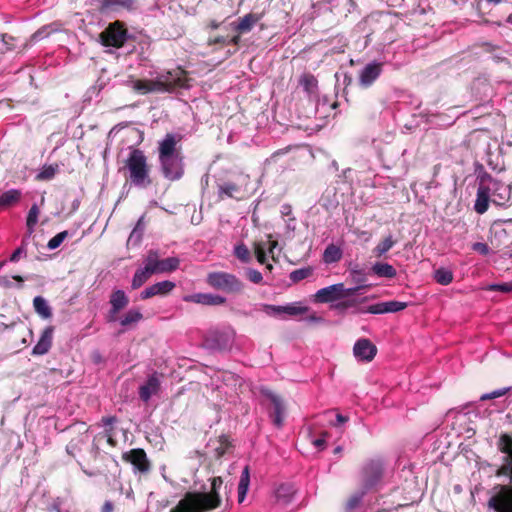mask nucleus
I'll return each instance as SVG.
<instances>
[{
	"label": "nucleus",
	"instance_id": "obj_6",
	"mask_svg": "<svg viewBox=\"0 0 512 512\" xmlns=\"http://www.w3.org/2000/svg\"><path fill=\"white\" fill-rule=\"evenodd\" d=\"M487 510L490 512H512V483L496 484L487 493Z\"/></svg>",
	"mask_w": 512,
	"mask_h": 512
},
{
	"label": "nucleus",
	"instance_id": "obj_41",
	"mask_svg": "<svg viewBox=\"0 0 512 512\" xmlns=\"http://www.w3.org/2000/svg\"><path fill=\"white\" fill-rule=\"evenodd\" d=\"M56 29H53L52 25H46L38 29L32 36L30 37V43H36L46 37H48L51 33L55 32Z\"/></svg>",
	"mask_w": 512,
	"mask_h": 512
},
{
	"label": "nucleus",
	"instance_id": "obj_16",
	"mask_svg": "<svg viewBox=\"0 0 512 512\" xmlns=\"http://www.w3.org/2000/svg\"><path fill=\"white\" fill-rule=\"evenodd\" d=\"M383 63L372 61L366 64L359 72V84L364 88L370 87L381 75Z\"/></svg>",
	"mask_w": 512,
	"mask_h": 512
},
{
	"label": "nucleus",
	"instance_id": "obj_59",
	"mask_svg": "<svg viewBox=\"0 0 512 512\" xmlns=\"http://www.w3.org/2000/svg\"><path fill=\"white\" fill-rule=\"evenodd\" d=\"M326 435H327V433H324L322 435V437L314 439L312 441V444L314 445L315 448H317L318 450H323L325 448V446H326Z\"/></svg>",
	"mask_w": 512,
	"mask_h": 512
},
{
	"label": "nucleus",
	"instance_id": "obj_30",
	"mask_svg": "<svg viewBox=\"0 0 512 512\" xmlns=\"http://www.w3.org/2000/svg\"><path fill=\"white\" fill-rule=\"evenodd\" d=\"M294 493L295 490L291 484H281L275 490V498L279 503L287 505L291 502Z\"/></svg>",
	"mask_w": 512,
	"mask_h": 512
},
{
	"label": "nucleus",
	"instance_id": "obj_43",
	"mask_svg": "<svg viewBox=\"0 0 512 512\" xmlns=\"http://www.w3.org/2000/svg\"><path fill=\"white\" fill-rule=\"evenodd\" d=\"M367 490H365V488L361 491H358L356 493H354L347 501L346 503V509L348 511H351L353 509H355L356 507L359 506V504L361 503L362 499H363V496L365 495Z\"/></svg>",
	"mask_w": 512,
	"mask_h": 512
},
{
	"label": "nucleus",
	"instance_id": "obj_13",
	"mask_svg": "<svg viewBox=\"0 0 512 512\" xmlns=\"http://www.w3.org/2000/svg\"><path fill=\"white\" fill-rule=\"evenodd\" d=\"M161 170L165 178L171 181L179 180L184 173L180 155L160 158Z\"/></svg>",
	"mask_w": 512,
	"mask_h": 512
},
{
	"label": "nucleus",
	"instance_id": "obj_52",
	"mask_svg": "<svg viewBox=\"0 0 512 512\" xmlns=\"http://www.w3.org/2000/svg\"><path fill=\"white\" fill-rule=\"evenodd\" d=\"M246 274H247L248 279L252 283L259 284L263 280V276H262L261 272H259L256 269L249 268V269H247Z\"/></svg>",
	"mask_w": 512,
	"mask_h": 512
},
{
	"label": "nucleus",
	"instance_id": "obj_34",
	"mask_svg": "<svg viewBox=\"0 0 512 512\" xmlns=\"http://www.w3.org/2000/svg\"><path fill=\"white\" fill-rule=\"evenodd\" d=\"M33 306L36 313L39 314L42 318L47 319L52 316L51 308L44 297L36 296L33 299Z\"/></svg>",
	"mask_w": 512,
	"mask_h": 512
},
{
	"label": "nucleus",
	"instance_id": "obj_22",
	"mask_svg": "<svg viewBox=\"0 0 512 512\" xmlns=\"http://www.w3.org/2000/svg\"><path fill=\"white\" fill-rule=\"evenodd\" d=\"M154 274L155 270L153 269L148 255H146L143 260V266L138 268L133 275L131 281L132 289L140 288Z\"/></svg>",
	"mask_w": 512,
	"mask_h": 512
},
{
	"label": "nucleus",
	"instance_id": "obj_61",
	"mask_svg": "<svg viewBox=\"0 0 512 512\" xmlns=\"http://www.w3.org/2000/svg\"><path fill=\"white\" fill-rule=\"evenodd\" d=\"M116 417L114 416H109V417H103L101 422H102V425L107 428V427H110L116 422Z\"/></svg>",
	"mask_w": 512,
	"mask_h": 512
},
{
	"label": "nucleus",
	"instance_id": "obj_60",
	"mask_svg": "<svg viewBox=\"0 0 512 512\" xmlns=\"http://www.w3.org/2000/svg\"><path fill=\"white\" fill-rule=\"evenodd\" d=\"M210 44H222V45H228V37L224 36H217L214 38L209 39Z\"/></svg>",
	"mask_w": 512,
	"mask_h": 512
},
{
	"label": "nucleus",
	"instance_id": "obj_25",
	"mask_svg": "<svg viewBox=\"0 0 512 512\" xmlns=\"http://www.w3.org/2000/svg\"><path fill=\"white\" fill-rule=\"evenodd\" d=\"M53 332L54 328L52 326H48L43 330L38 342L32 349L33 355H44L48 353L52 346Z\"/></svg>",
	"mask_w": 512,
	"mask_h": 512
},
{
	"label": "nucleus",
	"instance_id": "obj_53",
	"mask_svg": "<svg viewBox=\"0 0 512 512\" xmlns=\"http://www.w3.org/2000/svg\"><path fill=\"white\" fill-rule=\"evenodd\" d=\"M27 250L25 245H21L18 247L10 256L9 261L10 262H17L21 256H26Z\"/></svg>",
	"mask_w": 512,
	"mask_h": 512
},
{
	"label": "nucleus",
	"instance_id": "obj_32",
	"mask_svg": "<svg viewBox=\"0 0 512 512\" xmlns=\"http://www.w3.org/2000/svg\"><path fill=\"white\" fill-rule=\"evenodd\" d=\"M372 272L381 278H394L397 275L396 269L389 263L376 262L372 266Z\"/></svg>",
	"mask_w": 512,
	"mask_h": 512
},
{
	"label": "nucleus",
	"instance_id": "obj_57",
	"mask_svg": "<svg viewBox=\"0 0 512 512\" xmlns=\"http://www.w3.org/2000/svg\"><path fill=\"white\" fill-rule=\"evenodd\" d=\"M142 234H143V228L141 227L140 231H138V229H133L129 238H128V243H138L141 238H142Z\"/></svg>",
	"mask_w": 512,
	"mask_h": 512
},
{
	"label": "nucleus",
	"instance_id": "obj_63",
	"mask_svg": "<svg viewBox=\"0 0 512 512\" xmlns=\"http://www.w3.org/2000/svg\"><path fill=\"white\" fill-rule=\"evenodd\" d=\"M114 505L110 500H107L104 502L103 506L101 507V512H113Z\"/></svg>",
	"mask_w": 512,
	"mask_h": 512
},
{
	"label": "nucleus",
	"instance_id": "obj_56",
	"mask_svg": "<svg viewBox=\"0 0 512 512\" xmlns=\"http://www.w3.org/2000/svg\"><path fill=\"white\" fill-rule=\"evenodd\" d=\"M2 43L6 46V51L13 50V41L15 38L9 34H1Z\"/></svg>",
	"mask_w": 512,
	"mask_h": 512
},
{
	"label": "nucleus",
	"instance_id": "obj_29",
	"mask_svg": "<svg viewBox=\"0 0 512 512\" xmlns=\"http://www.w3.org/2000/svg\"><path fill=\"white\" fill-rule=\"evenodd\" d=\"M98 7L102 13L116 12L120 9L132 8V0H97Z\"/></svg>",
	"mask_w": 512,
	"mask_h": 512
},
{
	"label": "nucleus",
	"instance_id": "obj_10",
	"mask_svg": "<svg viewBox=\"0 0 512 512\" xmlns=\"http://www.w3.org/2000/svg\"><path fill=\"white\" fill-rule=\"evenodd\" d=\"M235 333L231 329L211 331L206 339V346L213 350H229L234 343Z\"/></svg>",
	"mask_w": 512,
	"mask_h": 512
},
{
	"label": "nucleus",
	"instance_id": "obj_58",
	"mask_svg": "<svg viewBox=\"0 0 512 512\" xmlns=\"http://www.w3.org/2000/svg\"><path fill=\"white\" fill-rule=\"evenodd\" d=\"M285 229L286 233L292 235L296 229V219L294 216L289 217L286 221Z\"/></svg>",
	"mask_w": 512,
	"mask_h": 512
},
{
	"label": "nucleus",
	"instance_id": "obj_62",
	"mask_svg": "<svg viewBox=\"0 0 512 512\" xmlns=\"http://www.w3.org/2000/svg\"><path fill=\"white\" fill-rule=\"evenodd\" d=\"M264 243L266 244V252H268L269 254H273L274 249L278 245V242L277 241L269 240V241L264 242Z\"/></svg>",
	"mask_w": 512,
	"mask_h": 512
},
{
	"label": "nucleus",
	"instance_id": "obj_31",
	"mask_svg": "<svg viewBox=\"0 0 512 512\" xmlns=\"http://www.w3.org/2000/svg\"><path fill=\"white\" fill-rule=\"evenodd\" d=\"M342 256L343 251L339 246L329 244L323 252L322 259L325 264H333L339 262Z\"/></svg>",
	"mask_w": 512,
	"mask_h": 512
},
{
	"label": "nucleus",
	"instance_id": "obj_23",
	"mask_svg": "<svg viewBox=\"0 0 512 512\" xmlns=\"http://www.w3.org/2000/svg\"><path fill=\"white\" fill-rule=\"evenodd\" d=\"M129 303V299L126 293L123 290H115L110 296V311H109V321H115L116 315L120 310L125 308Z\"/></svg>",
	"mask_w": 512,
	"mask_h": 512
},
{
	"label": "nucleus",
	"instance_id": "obj_9",
	"mask_svg": "<svg viewBox=\"0 0 512 512\" xmlns=\"http://www.w3.org/2000/svg\"><path fill=\"white\" fill-rule=\"evenodd\" d=\"M384 475V464L381 460L369 461L362 470V484L365 490L378 486Z\"/></svg>",
	"mask_w": 512,
	"mask_h": 512
},
{
	"label": "nucleus",
	"instance_id": "obj_14",
	"mask_svg": "<svg viewBox=\"0 0 512 512\" xmlns=\"http://www.w3.org/2000/svg\"><path fill=\"white\" fill-rule=\"evenodd\" d=\"M150 262L155 270V274L170 273L178 269L180 260L178 257H168L160 259L157 250H149L147 253Z\"/></svg>",
	"mask_w": 512,
	"mask_h": 512
},
{
	"label": "nucleus",
	"instance_id": "obj_26",
	"mask_svg": "<svg viewBox=\"0 0 512 512\" xmlns=\"http://www.w3.org/2000/svg\"><path fill=\"white\" fill-rule=\"evenodd\" d=\"M186 301H192L194 303L202 304V305H209V306H217L222 305L226 302V298L217 295V294H211V293H197L193 294L189 297L185 298Z\"/></svg>",
	"mask_w": 512,
	"mask_h": 512
},
{
	"label": "nucleus",
	"instance_id": "obj_48",
	"mask_svg": "<svg viewBox=\"0 0 512 512\" xmlns=\"http://www.w3.org/2000/svg\"><path fill=\"white\" fill-rule=\"evenodd\" d=\"M511 388L510 387H504V388H500V389H496L490 393H485L483 394L481 397H480V400L481 401H485V400H491V399H495V398H499V397H502L504 396Z\"/></svg>",
	"mask_w": 512,
	"mask_h": 512
},
{
	"label": "nucleus",
	"instance_id": "obj_55",
	"mask_svg": "<svg viewBox=\"0 0 512 512\" xmlns=\"http://www.w3.org/2000/svg\"><path fill=\"white\" fill-rule=\"evenodd\" d=\"M64 501L62 498H55L52 503L50 504L49 506V510L50 511H55V512H67V511H64L62 509V505H63Z\"/></svg>",
	"mask_w": 512,
	"mask_h": 512
},
{
	"label": "nucleus",
	"instance_id": "obj_45",
	"mask_svg": "<svg viewBox=\"0 0 512 512\" xmlns=\"http://www.w3.org/2000/svg\"><path fill=\"white\" fill-rule=\"evenodd\" d=\"M67 236H68L67 231H62V232L56 234L54 237H52L48 241V244H47L48 249L54 250V249L58 248L63 243V241L67 238Z\"/></svg>",
	"mask_w": 512,
	"mask_h": 512
},
{
	"label": "nucleus",
	"instance_id": "obj_47",
	"mask_svg": "<svg viewBox=\"0 0 512 512\" xmlns=\"http://www.w3.org/2000/svg\"><path fill=\"white\" fill-rule=\"evenodd\" d=\"M255 254H256L257 261L260 264H266L267 252H266V244L264 242H258L255 244Z\"/></svg>",
	"mask_w": 512,
	"mask_h": 512
},
{
	"label": "nucleus",
	"instance_id": "obj_18",
	"mask_svg": "<svg viewBox=\"0 0 512 512\" xmlns=\"http://www.w3.org/2000/svg\"><path fill=\"white\" fill-rule=\"evenodd\" d=\"M123 459L133 465L134 472L147 473L150 463L143 449H132L123 454Z\"/></svg>",
	"mask_w": 512,
	"mask_h": 512
},
{
	"label": "nucleus",
	"instance_id": "obj_54",
	"mask_svg": "<svg viewBox=\"0 0 512 512\" xmlns=\"http://www.w3.org/2000/svg\"><path fill=\"white\" fill-rule=\"evenodd\" d=\"M472 249L481 255H487L490 251L488 245L483 242H476L472 245Z\"/></svg>",
	"mask_w": 512,
	"mask_h": 512
},
{
	"label": "nucleus",
	"instance_id": "obj_19",
	"mask_svg": "<svg viewBox=\"0 0 512 512\" xmlns=\"http://www.w3.org/2000/svg\"><path fill=\"white\" fill-rule=\"evenodd\" d=\"M353 353L358 360L370 362L375 357L377 348L369 339L362 338L354 344Z\"/></svg>",
	"mask_w": 512,
	"mask_h": 512
},
{
	"label": "nucleus",
	"instance_id": "obj_40",
	"mask_svg": "<svg viewBox=\"0 0 512 512\" xmlns=\"http://www.w3.org/2000/svg\"><path fill=\"white\" fill-rule=\"evenodd\" d=\"M434 279L438 284L449 285L453 281V273L446 268H439L434 272Z\"/></svg>",
	"mask_w": 512,
	"mask_h": 512
},
{
	"label": "nucleus",
	"instance_id": "obj_17",
	"mask_svg": "<svg viewBox=\"0 0 512 512\" xmlns=\"http://www.w3.org/2000/svg\"><path fill=\"white\" fill-rule=\"evenodd\" d=\"M261 394L269 399L274 407L273 414L271 415L274 425L280 428L283 425L285 406L282 399L267 388H261Z\"/></svg>",
	"mask_w": 512,
	"mask_h": 512
},
{
	"label": "nucleus",
	"instance_id": "obj_42",
	"mask_svg": "<svg viewBox=\"0 0 512 512\" xmlns=\"http://www.w3.org/2000/svg\"><path fill=\"white\" fill-rule=\"evenodd\" d=\"M234 255L242 263H248L250 261V252L244 243H239L234 247Z\"/></svg>",
	"mask_w": 512,
	"mask_h": 512
},
{
	"label": "nucleus",
	"instance_id": "obj_46",
	"mask_svg": "<svg viewBox=\"0 0 512 512\" xmlns=\"http://www.w3.org/2000/svg\"><path fill=\"white\" fill-rule=\"evenodd\" d=\"M84 442L85 441L82 437L78 439H72L66 446V452L74 457L76 453L81 450V445L84 444Z\"/></svg>",
	"mask_w": 512,
	"mask_h": 512
},
{
	"label": "nucleus",
	"instance_id": "obj_21",
	"mask_svg": "<svg viewBox=\"0 0 512 512\" xmlns=\"http://www.w3.org/2000/svg\"><path fill=\"white\" fill-rule=\"evenodd\" d=\"M407 306L408 304L406 302L392 300L370 305L365 312L370 314L395 313L404 310Z\"/></svg>",
	"mask_w": 512,
	"mask_h": 512
},
{
	"label": "nucleus",
	"instance_id": "obj_20",
	"mask_svg": "<svg viewBox=\"0 0 512 512\" xmlns=\"http://www.w3.org/2000/svg\"><path fill=\"white\" fill-rule=\"evenodd\" d=\"M175 286V283L169 280L154 283L140 293V298L142 300H146L154 296H166L175 288Z\"/></svg>",
	"mask_w": 512,
	"mask_h": 512
},
{
	"label": "nucleus",
	"instance_id": "obj_36",
	"mask_svg": "<svg viewBox=\"0 0 512 512\" xmlns=\"http://www.w3.org/2000/svg\"><path fill=\"white\" fill-rule=\"evenodd\" d=\"M395 243L396 242L392 235H388L374 247L372 252L375 257L380 258L384 256L395 245Z\"/></svg>",
	"mask_w": 512,
	"mask_h": 512
},
{
	"label": "nucleus",
	"instance_id": "obj_3",
	"mask_svg": "<svg viewBox=\"0 0 512 512\" xmlns=\"http://www.w3.org/2000/svg\"><path fill=\"white\" fill-rule=\"evenodd\" d=\"M185 86L184 71L180 69L159 73L154 79L133 81V89L141 94L172 93Z\"/></svg>",
	"mask_w": 512,
	"mask_h": 512
},
{
	"label": "nucleus",
	"instance_id": "obj_11",
	"mask_svg": "<svg viewBox=\"0 0 512 512\" xmlns=\"http://www.w3.org/2000/svg\"><path fill=\"white\" fill-rule=\"evenodd\" d=\"M127 38L126 30L118 23L115 22L109 25L101 34L100 40L104 46L119 48Z\"/></svg>",
	"mask_w": 512,
	"mask_h": 512
},
{
	"label": "nucleus",
	"instance_id": "obj_37",
	"mask_svg": "<svg viewBox=\"0 0 512 512\" xmlns=\"http://www.w3.org/2000/svg\"><path fill=\"white\" fill-rule=\"evenodd\" d=\"M21 198V191L18 189H10L0 195V208L10 206L18 202Z\"/></svg>",
	"mask_w": 512,
	"mask_h": 512
},
{
	"label": "nucleus",
	"instance_id": "obj_33",
	"mask_svg": "<svg viewBox=\"0 0 512 512\" xmlns=\"http://www.w3.org/2000/svg\"><path fill=\"white\" fill-rule=\"evenodd\" d=\"M250 484V474H249V467L245 466L242 470L239 484H238V502L241 503L244 501L246 494L248 492Z\"/></svg>",
	"mask_w": 512,
	"mask_h": 512
},
{
	"label": "nucleus",
	"instance_id": "obj_44",
	"mask_svg": "<svg viewBox=\"0 0 512 512\" xmlns=\"http://www.w3.org/2000/svg\"><path fill=\"white\" fill-rule=\"evenodd\" d=\"M311 274H312V269L311 268L296 269V270H294V271H292L290 273V279L293 282H299V281H301L303 279H306Z\"/></svg>",
	"mask_w": 512,
	"mask_h": 512
},
{
	"label": "nucleus",
	"instance_id": "obj_15",
	"mask_svg": "<svg viewBox=\"0 0 512 512\" xmlns=\"http://www.w3.org/2000/svg\"><path fill=\"white\" fill-rule=\"evenodd\" d=\"M261 310L268 316L280 317L283 314L289 316L301 315L307 312L308 308L304 306H296L295 304H288L285 306L261 304Z\"/></svg>",
	"mask_w": 512,
	"mask_h": 512
},
{
	"label": "nucleus",
	"instance_id": "obj_49",
	"mask_svg": "<svg viewBox=\"0 0 512 512\" xmlns=\"http://www.w3.org/2000/svg\"><path fill=\"white\" fill-rule=\"evenodd\" d=\"M12 279L20 282V283H23L24 282V279L19 276V275H14L12 276ZM12 281H11V278L7 275H0V286L3 287V288H11L12 287Z\"/></svg>",
	"mask_w": 512,
	"mask_h": 512
},
{
	"label": "nucleus",
	"instance_id": "obj_1",
	"mask_svg": "<svg viewBox=\"0 0 512 512\" xmlns=\"http://www.w3.org/2000/svg\"><path fill=\"white\" fill-rule=\"evenodd\" d=\"M478 188L474 209L478 214H484L492 202L497 206H505L511 199V188L493 178L487 172L478 176Z\"/></svg>",
	"mask_w": 512,
	"mask_h": 512
},
{
	"label": "nucleus",
	"instance_id": "obj_24",
	"mask_svg": "<svg viewBox=\"0 0 512 512\" xmlns=\"http://www.w3.org/2000/svg\"><path fill=\"white\" fill-rule=\"evenodd\" d=\"M160 389V380L157 373H153L147 379V381L140 386L139 396L142 401L148 402L150 398L157 394Z\"/></svg>",
	"mask_w": 512,
	"mask_h": 512
},
{
	"label": "nucleus",
	"instance_id": "obj_64",
	"mask_svg": "<svg viewBox=\"0 0 512 512\" xmlns=\"http://www.w3.org/2000/svg\"><path fill=\"white\" fill-rule=\"evenodd\" d=\"M281 214L283 216H291L292 214V208L289 204H283L281 206Z\"/></svg>",
	"mask_w": 512,
	"mask_h": 512
},
{
	"label": "nucleus",
	"instance_id": "obj_7",
	"mask_svg": "<svg viewBox=\"0 0 512 512\" xmlns=\"http://www.w3.org/2000/svg\"><path fill=\"white\" fill-rule=\"evenodd\" d=\"M206 282L212 288L226 293H237L243 288V283L238 277L223 271L210 272L207 275Z\"/></svg>",
	"mask_w": 512,
	"mask_h": 512
},
{
	"label": "nucleus",
	"instance_id": "obj_4",
	"mask_svg": "<svg viewBox=\"0 0 512 512\" xmlns=\"http://www.w3.org/2000/svg\"><path fill=\"white\" fill-rule=\"evenodd\" d=\"M124 168L128 171L129 181L133 186L143 189L151 185L147 157L142 150L131 148Z\"/></svg>",
	"mask_w": 512,
	"mask_h": 512
},
{
	"label": "nucleus",
	"instance_id": "obj_51",
	"mask_svg": "<svg viewBox=\"0 0 512 512\" xmlns=\"http://www.w3.org/2000/svg\"><path fill=\"white\" fill-rule=\"evenodd\" d=\"M488 289L490 291H500L503 293H508L512 291V282H505L500 284H491Z\"/></svg>",
	"mask_w": 512,
	"mask_h": 512
},
{
	"label": "nucleus",
	"instance_id": "obj_12",
	"mask_svg": "<svg viewBox=\"0 0 512 512\" xmlns=\"http://www.w3.org/2000/svg\"><path fill=\"white\" fill-rule=\"evenodd\" d=\"M499 449L505 454L503 464L497 471L498 476H505L512 483V438L503 434L499 438Z\"/></svg>",
	"mask_w": 512,
	"mask_h": 512
},
{
	"label": "nucleus",
	"instance_id": "obj_28",
	"mask_svg": "<svg viewBox=\"0 0 512 512\" xmlns=\"http://www.w3.org/2000/svg\"><path fill=\"white\" fill-rule=\"evenodd\" d=\"M177 139L174 134H166L159 143V159L164 157L180 155L176 150Z\"/></svg>",
	"mask_w": 512,
	"mask_h": 512
},
{
	"label": "nucleus",
	"instance_id": "obj_50",
	"mask_svg": "<svg viewBox=\"0 0 512 512\" xmlns=\"http://www.w3.org/2000/svg\"><path fill=\"white\" fill-rule=\"evenodd\" d=\"M56 174V168L53 166H45L38 174V178L41 180L52 179Z\"/></svg>",
	"mask_w": 512,
	"mask_h": 512
},
{
	"label": "nucleus",
	"instance_id": "obj_2",
	"mask_svg": "<svg viewBox=\"0 0 512 512\" xmlns=\"http://www.w3.org/2000/svg\"><path fill=\"white\" fill-rule=\"evenodd\" d=\"M223 480L221 477L211 479V487L208 492H186L178 504L170 512H206L216 509L221 504L219 494Z\"/></svg>",
	"mask_w": 512,
	"mask_h": 512
},
{
	"label": "nucleus",
	"instance_id": "obj_35",
	"mask_svg": "<svg viewBox=\"0 0 512 512\" xmlns=\"http://www.w3.org/2000/svg\"><path fill=\"white\" fill-rule=\"evenodd\" d=\"M143 319V315L139 309H130L128 310L121 318L120 324L124 328L130 327L131 325L137 324L139 321Z\"/></svg>",
	"mask_w": 512,
	"mask_h": 512
},
{
	"label": "nucleus",
	"instance_id": "obj_8",
	"mask_svg": "<svg viewBox=\"0 0 512 512\" xmlns=\"http://www.w3.org/2000/svg\"><path fill=\"white\" fill-rule=\"evenodd\" d=\"M358 288L346 289L343 283L333 284L319 289L314 295V301L318 303H330L344 297L354 295Z\"/></svg>",
	"mask_w": 512,
	"mask_h": 512
},
{
	"label": "nucleus",
	"instance_id": "obj_38",
	"mask_svg": "<svg viewBox=\"0 0 512 512\" xmlns=\"http://www.w3.org/2000/svg\"><path fill=\"white\" fill-rule=\"evenodd\" d=\"M240 192L239 186L231 182H225L220 184L218 187V194L220 198L224 196L229 198H237V194Z\"/></svg>",
	"mask_w": 512,
	"mask_h": 512
},
{
	"label": "nucleus",
	"instance_id": "obj_5",
	"mask_svg": "<svg viewBox=\"0 0 512 512\" xmlns=\"http://www.w3.org/2000/svg\"><path fill=\"white\" fill-rule=\"evenodd\" d=\"M299 85L306 93L308 100L315 105V114L319 117H325L326 112L333 108L326 96H321L318 91V81L316 77L310 73L301 75Z\"/></svg>",
	"mask_w": 512,
	"mask_h": 512
},
{
	"label": "nucleus",
	"instance_id": "obj_39",
	"mask_svg": "<svg viewBox=\"0 0 512 512\" xmlns=\"http://www.w3.org/2000/svg\"><path fill=\"white\" fill-rule=\"evenodd\" d=\"M39 207L37 204H33L28 212L27 219H26V226L29 234H32L34 232L35 226L38 223V217H39Z\"/></svg>",
	"mask_w": 512,
	"mask_h": 512
},
{
	"label": "nucleus",
	"instance_id": "obj_27",
	"mask_svg": "<svg viewBox=\"0 0 512 512\" xmlns=\"http://www.w3.org/2000/svg\"><path fill=\"white\" fill-rule=\"evenodd\" d=\"M260 20V16L254 13H248L238 22L230 23V28L239 33H248L252 30L253 26Z\"/></svg>",
	"mask_w": 512,
	"mask_h": 512
}]
</instances>
